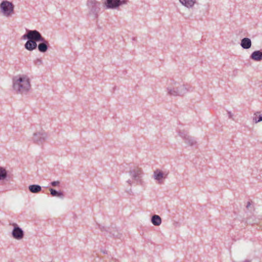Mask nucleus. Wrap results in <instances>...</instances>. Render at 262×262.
<instances>
[{
	"instance_id": "nucleus-1",
	"label": "nucleus",
	"mask_w": 262,
	"mask_h": 262,
	"mask_svg": "<svg viewBox=\"0 0 262 262\" xmlns=\"http://www.w3.org/2000/svg\"><path fill=\"white\" fill-rule=\"evenodd\" d=\"M23 39H28L25 45V48L29 51H32L36 49L37 47V42L42 40L43 37L37 30H26V33L22 37Z\"/></svg>"
},
{
	"instance_id": "nucleus-2",
	"label": "nucleus",
	"mask_w": 262,
	"mask_h": 262,
	"mask_svg": "<svg viewBox=\"0 0 262 262\" xmlns=\"http://www.w3.org/2000/svg\"><path fill=\"white\" fill-rule=\"evenodd\" d=\"M30 88V79L27 76L23 75L13 79V89L17 93L26 94Z\"/></svg>"
},
{
	"instance_id": "nucleus-3",
	"label": "nucleus",
	"mask_w": 262,
	"mask_h": 262,
	"mask_svg": "<svg viewBox=\"0 0 262 262\" xmlns=\"http://www.w3.org/2000/svg\"><path fill=\"white\" fill-rule=\"evenodd\" d=\"M168 95L173 96H182L189 91V89L184 84L171 80L167 88Z\"/></svg>"
},
{
	"instance_id": "nucleus-4",
	"label": "nucleus",
	"mask_w": 262,
	"mask_h": 262,
	"mask_svg": "<svg viewBox=\"0 0 262 262\" xmlns=\"http://www.w3.org/2000/svg\"><path fill=\"white\" fill-rule=\"evenodd\" d=\"M86 6L88 8V14L93 16L95 19L97 18L100 10L101 3L96 0H88Z\"/></svg>"
},
{
	"instance_id": "nucleus-5",
	"label": "nucleus",
	"mask_w": 262,
	"mask_h": 262,
	"mask_svg": "<svg viewBox=\"0 0 262 262\" xmlns=\"http://www.w3.org/2000/svg\"><path fill=\"white\" fill-rule=\"evenodd\" d=\"M13 4L7 1H3L0 4V11L6 17L11 16L14 13Z\"/></svg>"
},
{
	"instance_id": "nucleus-6",
	"label": "nucleus",
	"mask_w": 262,
	"mask_h": 262,
	"mask_svg": "<svg viewBox=\"0 0 262 262\" xmlns=\"http://www.w3.org/2000/svg\"><path fill=\"white\" fill-rule=\"evenodd\" d=\"M179 136L184 140V142L187 145L192 146L196 145L197 141L195 139L190 136L188 132L185 130H179L178 131Z\"/></svg>"
},
{
	"instance_id": "nucleus-7",
	"label": "nucleus",
	"mask_w": 262,
	"mask_h": 262,
	"mask_svg": "<svg viewBox=\"0 0 262 262\" xmlns=\"http://www.w3.org/2000/svg\"><path fill=\"white\" fill-rule=\"evenodd\" d=\"M98 228L102 232H104L105 235L109 234V236L115 238H120L121 237V234L119 232L115 227L111 226L110 227H105L99 225Z\"/></svg>"
},
{
	"instance_id": "nucleus-8",
	"label": "nucleus",
	"mask_w": 262,
	"mask_h": 262,
	"mask_svg": "<svg viewBox=\"0 0 262 262\" xmlns=\"http://www.w3.org/2000/svg\"><path fill=\"white\" fill-rule=\"evenodd\" d=\"M128 0H106L105 5L107 9H116L119 6L126 4Z\"/></svg>"
},
{
	"instance_id": "nucleus-9",
	"label": "nucleus",
	"mask_w": 262,
	"mask_h": 262,
	"mask_svg": "<svg viewBox=\"0 0 262 262\" xmlns=\"http://www.w3.org/2000/svg\"><path fill=\"white\" fill-rule=\"evenodd\" d=\"M47 138V134L44 131L41 130L40 132L34 133L33 140L34 143L37 144H42Z\"/></svg>"
},
{
	"instance_id": "nucleus-10",
	"label": "nucleus",
	"mask_w": 262,
	"mask_h": 262,
	"mask_svg": "<svg viewBox=\"0 0 262 262\" xmlns=\"http://www.w3.org/2000/svg\"><path fill=\"white\" fill-rule=\"evenodd\" d=\"M168 173V171H163L159 169H157L154 172L153 177L160 184L162 183V179L167 178Z\"/></svg>"
},
{
	"instance_id": "nucleus-11",
	"label": "nucleus",
	"mask_w": 262,
	"mask_h": 262,
	"mask_svg": "<svg viewBox=\"0 0 262 262\" xmlns=\"http://www.w3.org/2000/svg\"><path fill=\"white\" fill-rule=\"evenodd\" d=\"M129 173L131 178L135 181L138 182L140 181L142 177V169L139 167H135L130 169Z\"/></svg>"
},
{
	"instance_id": "nucleus-12",
	"label": "nucleus",
	"mask_w": 262,
	"mask_h": 262,
	"mask_svg": "<svg viewBox=\"0 0 262 262\" xmlns=\"http://www.w3.org/2000/svg\"><path fill=\"white\" fill-rule=\"evenodd\" d=\"M12 225L14 227L12 232L13 237L18 240L22 239L24 236L23 230L16 223H13Z\"/></svg>"
},
{
	"instance_id": "nucleus-13",
	"label": "nucleus",
	"mask_w": 262,
	"mask_h": 262,
	"mask_svg": "<svg viewBox=\"0 0 262 262\" xmlns=\"http://www.w3.org/2000/svg\"><path fill=\"white\" fill-rule=\"evenodd\" d=\"M250 59L256 61H260L262 60V50L254 51L250 56Z\"/></svg>"
},
{
	"instance_id": "nucleus-14",
	"label": "nucleus",
	"mask_w": 262,
	"mask_h": 262,
	"mask_svg": "<svg viewBox=\"0 0 262 262\" xmlns=\"http://www.w3.org/2000/svg\"><path fill=\"white\" fill-rule=\"evenodd\" d=\"M43 40H39V41H41V42L39 43V45L37 47H38V50L42 53L46 52L49 46L48 41L45 40V39L43 37Z\"/></svg>"
},
{
	"instance_id": "nucleus-15",
	"label": "nucleus",
	"mask_w": 262,
	"mask_h": 262,
	"mask_svg": "<svg viewBox=\"0 0 262 262\" xmlns=\"http://www.w3.org/2000/svg\"><path fill=\"white\" fill-rule=\"evenodd\" d=\"M241 46L244 49H249L251 47L252 41L249 38L244 37L241 40Z\"/></svg>"
},
{
	"instance_id": "nucleus-16",
	"label": "nucleus",
	"mask_w": 262,
	"mask_h": 262,
	"mask_svg": "<svg viewBox=\"0 0 262 262\" xmlns=\"http://www.w3.org/2000/svg\"><path fill=\"white\" fill-rule=\"evenodd\" d=\"M182 5L188 8H192L196 3V0H179Z\"/></svg>"
},
{
	"instance_id": "nucleus-17",
	"label": "nucleus",
	"mask_w": 262,
	"mask_h": 262,
	"mask_svg": "<svg viewBox=\"0 0 262 262\" xmlns=\"http://www.w3.org/2000/svg\"><path fill=\"white\" fill-rule=\"evenodd\" d=\"M151 222L154 225L159 226L161 224L162 219L159 215L154 214L151 216Z\"/></svg>"
},
{
	"instance_id": "nucleus-18",
	"label": "nucleus",
	"mask_w": 262,
	"mask_h": 262,
	"mask_svg": "<svg viewBox=\"0 0 262 262\" xmlns=\"http://www.w3.org/2000/svg\"><path fill=\"white\" fill-rule=\"evenodd\" d=\"M29 190L32 193H36L41 190V187L38 185H31L29 186Z\"/></svg>"
},
{
	"instance_id": "nucleus-19",
	"label": "nucleus",
	"mask_w": 262,
	"mask_h": 262,
	"mask_svg": "<svg viewBox=\"0 0 262 262\" xmlns=\"http://www.w3.org/2000/svg\"><path fill=\"white\" fill-rule=\"evenodd\" d=\"M7 176V171L5 168L0 167V180L5 179Z\"/></svg>"
},
{
	"instance_id": "nucleus-20",
	"label": "nucleus",
	"mask_w": 262,
	"mask_h": 262,
	"mask_svg": "<svg viewBox=\"0 0 262 262\" xmlns=\"http://www.w3.org/2000/svg\"><path fill=\"white\" fill-rule=\"evenodd\" d=\"M51 194L53 196L63 197V195L53 188H50Z\"/></svg>"
},
{
	"instance_id": "nucleus-21",
	"label": "nucleus",
	"mask_w": 262,
	"mask_h": 262,
	"mask_svg": "<svg viewBox=\"0 0 262 262\" xmlns=\"http://www.w3.org/2000/svg\"><path fill=\"white\" fill-rule=\"evenodd\" d=\"M259 113H260V112H257L254 114L255 117L253 118V121L255 122V123H258L262 121V115H260L258 117H257V114Z\"/></svg>"
},
{
	"instance_id": "nucleus-22",
	"label": "nucleus",
	"mask_w": 262,
	"mask_h": 262,
	"mask_svg": "<svg viewBox=\"0 0 262 262\" xmlns=\"http://www.w3.org/2000/svg\"><path fill=\"white\" fill-rule=\"evenodd\" d=\"M59 184V181H53L51 183V185L53 187L58 186Z\"/></svg>"
},
{
	"instance_id": "nucleus-23",
	"label": "nucleus",
	"mask_w": 262,
	"mask_h": 262,
	"mask_svg": "<svg viewBox=\"0 0 262 262\" xmlns=\"http://www.w3.org/2000/svg\"><path fill=\"white\" fill-rule=\"evenodd\" d=\"M227 113H228V117L230 119H232V117H233V115L231 113V112L230 111H228L227 112Z\"/></svg>"
},
{
	"instance_id": "nucleus-24",
	"label": "nucleus",
	"mask_w": 262,
	"mask_h": 262,
	"mask_svg": "<svg viewBox=\"0 0 262 262\" xmlns=\"http://www.w3.org/2000/svg\"><path fill=\"white\" fill-rule=\"evenodd\" d=\"M250 205H251L250 202H248L247 203V205H246V208H247V209H248V208L250 207Z\"/></svg>"
},
{
	"instance_id": "nucleus-25",
	"label": "nucleus",
	"mask_w": 262,
	"mask_h": 262,
	"mask_svg": "<svg viewBox=\"0 0 262 262\" xmlns=\"http://www.w3.org/2000/svg\"><path fill=\"white\" fill-rule=\"evenodd\" d=\"M127 183L129 185H131L132 184V181L130 180H128L127 181Z\"/></svg>"
},
{
	"instance_id": "nucleus-26",
	"label": "nucleus",
	"mask_w": 262,
	"mask_h": 262,
	"mask_svg": "<svg viewBox=\"0 0 262 262\" xmlns=\"http://www.w3.org/2000/svg\"><path fill=\"white\" fill-rule=\"evenodd\" d=\"M37 62H39V63H41V60L40 59H37L36 62H35V63L37 64Z\"/></svg>"
},
{
	"instance_id": "nucleus-27",
	"label": "nucleus",
	"mask_w": 262,
	"mask_h": 262,
	"mask_svg": "<svg viewBox=\"0 0 262 262\" xmlns=\"http://www.w3.org/2000/svg\"><path fill=\"white\" fill-rule=\"evenodd\" d=\"M102 252L103 253H104V254H106V253H107V252H106V251H102Z\"/></svg>"
}]
</instances>
